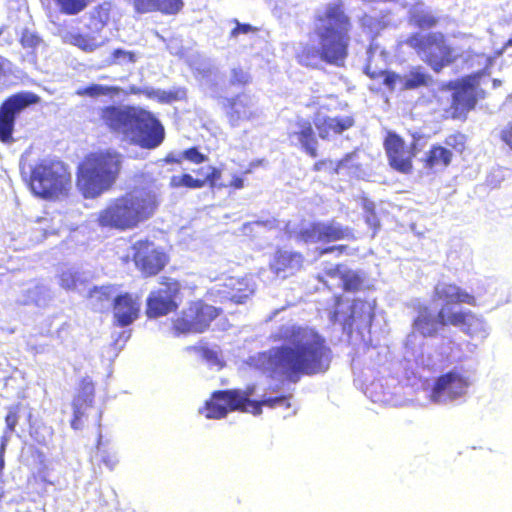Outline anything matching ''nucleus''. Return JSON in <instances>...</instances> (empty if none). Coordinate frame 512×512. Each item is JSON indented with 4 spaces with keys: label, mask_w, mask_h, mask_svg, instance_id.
<instances>
[{
    "label": "nucleus",
    "mask_w": 512,
    "mask_h": 512,
    "mask_svg": "<svg viewBox=\"0 0 512 512\" xmlns=\"http://www.w3.org/2000/svg\"><path fill=\"white\" fill-rule=\"evenodd\" d=\"M283 344L272 349L269 361L274 371L297 382L303 375L325 373L331 364L332 351L325 338L314 329L289 326L275 337Z\"/></svg>",
    "instance_id": "nucleus-1"
},
{
    "label": "nucleus",
    "mask_w": 512,
    "mask_h": 512,
    "mask_svg": "<svg viewBox=\"0 0 512 512\" xmlns=\"http://www.w3.org/2000/svg\"><path fill=\"white\" fill-rule=\"evenodd\" d=\"M314 35L317 47L305 45L296 55L297 61L304 66L312 65L319 58L326 64L342 67L349 56L352 19L346 12L343 2L329 3L321 13L314 17Z\"/></svg>",
    "instance_id": "nucleus-2"
},
{
    "label": "nucleus",
    "mask_w": 512,
    "mask_h": 512,
    "mask_svg": "<svg viewBox=\"0 0 512 512\" xmlns=\"http://www.w3.org/2000/svg\"><path fill=\"white\" fill-rule=\"evenodd\" d=\"M160 205L157 192L148 187H133L112 198L98 212L97 225L107 231L134 230L152 218Z\"/></svg>",
    "instance_id": "nucleus-3"
},
{
    "label": "nucleus",
    "mask_w": 512,
    "mask_h": 512,
    "mask_svg": "<svg viewBox=\"0 0 512 512\" xmlns=\"http://www.w3.org/2000/svg\"><path fill=\"white\" fill-rule=\"evenodd\" d=\"M100 119L112 132L135 134L145 149L158 147L165 137L161 122L151 112L134 106H104L100 109Z\"/></svg>",
    "instance_id": "nucleus-4"
},
{
    "label": "nucleus",
    "mask_w": 512,
    "mask_h": 512,
    "mask_svg": "<svg viewBox=\"0 0 512 512\" xmlns=\"http://www.w3.org/2000/svg\"><path fill=\"white\" fill-rule=\"evenodd\" d=\"M122 155L113 149L85 155L76 171V185L85 198H96L109 190L119 177Z\"/></svg>",
    "instance_id": "nucleus-5"
},
{
    "label": "nucleus",
    "mask_w": 512,
    "mask_h": 512,
    "mask_svg": "<svg viewBox=\"0 0 512 512\" xmlns=\"http://www.w3.org/2000/svg\"><path fill=\"white\" fill-rule=\"evenodd\" d=\"M28 187L34 196L55 201L69 194L72 188L71 172L61 161L40 160L31 168Z\"/></svg>",
    "instance_id": "nucleus-6"
},
{
    "label": "nucleus",
    "mask_w": 512,
    "mask_h": 512,
    "mask_svg": "<svg viewBox=\"0 0 512 512\" xmlns=\"http://www.w3.org/2000/svg\"><path fill=\"white\" fill-rule=\"evenodd\" d=\"M448 325L459 327L469 336L482 330V320L472 311L442 307L435 317L428 306H418L413 328L423 337H434L438 333L439 326Z\"/></svg>",
    "instance_id": "nucleus-7"
},
{
    "label": "nucleus",
    "mask_w": 512,
    "mask_h": 512,
    "mask_svg": "<svg viewBox=\"0 0 512 512\" xmlns=\"http://www.w3.org/2000/svg\"><path fill=\"white\" fill-rule=\"evenodd\" d=\"M440 91H452L450 106L444 109L443 118L466 121L470 111L477 106L478 100L485 97L479 88L477 75H466L439 86Z\"/></svg>",
    "instance_id": "nucleus-8"
},
{
    "label": "nucleus",
    "mask_w": 512,
    "mask_h": 512,
    "mask_svg": "<svg viewBox=\"0 0 512 512\" xmlns=\"http://www.w3.org/2000/svg\"><path fill=\"white\" fill-rule=\"evenodd\" d=\"M405 43L415 50L418 55H423V61L435 73L441 72L458 58L454 49L447 44L445 35L441 32L412 33L407 37Z\"/></svg>",
    "instance_id": "nucleus-9"
},
{
    "label": "nucleus",
    "mask_w": 512,
    "mask_h": 512,
    "mask_svg": "<svg viewBox=\"0 0 512 512\" xmlns=\"http://www.w3.org/2000/svg\"><path fill=\"white\" fill-rule=\"evenodd\" d=\"M424 135L419 132L411 134V142L393 131H388L383 141V147L389 166L402 174H410L414 169V159L422 150L421 141Z\"/></svg>",
    "instance_id": "nucleus-10"
},
{
    "label": "nucleus",
    "mask_w": 512,
    "mask_h": 512,
    "mask_svg": "<svg viewBox=\"0 0 512 512\" xmlns=\"http://www.w3.org/2000/svg\"><path fill=\"white\" fill-rule=\"evenodd\" d=\"M221 309L202 299L188 303L178 317L172 321V331L175 336L201 334L206 332L211 323L219 317Z\"/></svg>",
    "instance_id": "nucleus-11"
},
{
    "label": "nucleus",
    "mask_w": 512,
    "mask_h": 512,
    "mask_svg": "<svg viewBox=\"0 0 512 512\" xmlns=\"http://www.w3.org/2000/svg\"><path fill=\"white\" fill-rule=\"evenodd\" d=\"M467 136L454 131L448 134L443 144L434 143L424 152L420 163L428 173L436 174L444 172L453 162L454 155H462L466 150Z\"/></svg>",
    "instance_id": "nucleus-12"
},
{
    "label": "nucleus",
    "mask_w": 512,
    "mask_h": 512,
    "mask_svg": "<svg viewBox=\"0 0 512 512\" xmlns=\"http://www.w3.org/2000/svg\"><path fill=\"white\" fill-rule=\"evenodd\" d=\"M255 390V385L249 384L244 389L214 391L199 412L207 419H222L231 411L247 412L248 397Z\"/></svg>",
    "instance_id": "nucleus-13"
},
{
    "label": "nucleus",
    "mask_w": 512,
    "mask_h": 512,
    "mask_svg": "<svg viewBox=\"0 0 512 512\" xmlns=\"http://www.w3.org/2000/svg\"><path fill=\"white\" fill-rule=\"evenodd\" d=\"M158 285L146 299L145 312L148 318H159L173 313L181 302L183 285L179 279L164 275L159 278Z\"/></svg>",
    "instance_id": "nucleus-14"
},
{
    "label": "nucleus",
    "mask_w": 512,
    "mask_h": 512,
    "mask_svg": "<svg viewBox=\"0 0 512 512\" xmlns=\"http://www.w3.org/2000/svg\"><path fill=\"white\" fill-rule=\"evenodd\" d=\"M40 97L30 91H20L5 98L0 104V142H15L16 119L27 107L38 104Z\"/></svg>",
    "instance_id": "nucleus-15"
},
{
    "label": "nucleus",
    "mask_w": 512,
    "mask_h": 512,
    "mask_svg": "<svg viewBox=\"0 0 512 512\" xmlns=\"http://www.w3.org/2000/svg\"><path fill=\"white\" fill-rule=\"evenodd\" d=\"M295 239L299 243H330L341 240H356L355 233L352 228L343 226L335 220L328 222L313 221L307 226L301 227L295 233Z\"/></svg>",
    "instance_id": "nucleus-16"
},
{
    "label": "nucleus",
    "mask_w": 512,
    "mask_h": 512,
    "mask_svg": "<svg viewBox=\"0 0 512 512\" xmlns=\"http://www.w3.org/2000/svg\"><path fill=\"white\" fill-rule=\"evenodd\" d=\"M132 261L143 278H152L168 265L169 255L149 239H140L131 246Z\"/></svg>",
    "instance_id": "nucleus-17"
},
{
    "label": "nucleus",
    "mask_w": 512,
    "mask_h": 512,
    "mask_svg": "<svg viewBox=\"0 0 512 512\" xmlns=\"http://www.w3.org/2000/svg\"><path fill=\"white\" fill-rule=\"evenodd\" d=\"M470 385L469 379L463 373L451 370L438 376L430 391V399L440 403L462 397Z\"/></svg>",
    "instance_id": "nucleus-18"
},
{
    "label": "nucleus",
    "mask_w": 512,
    "mask_h": 512,
    "mask_svg": "<svg viewBox=\"0 0 512 512\" xmlns=\"http://www.w3.org/2000/svg\"><path fill=\"white\" fill-rule=\"evenodd\" d=\"M113 318L117 327L131 325L140 315V302L129 292L121 293L113 298Z\"/></svg>",
    "instance_id": "nucleus-19"
},
{
    "label": "nucleus",
    "mask_w": 512,
    "mask_h": 512,
    "mask_svg": "<svg viewBox=\"0 0 512 512\" xmlns=\"http://www.w3.org/2000/svg\"><path fill=\"white\" fill-rule=\"evenodd\" d=\"M94 390V383L88 376L83 377L79 381L77 394L72 401L73 417L70 424L74 430L81 428V420L85 415V411L92 406Z\"/></svg>",
    "instance_id": "nucleus-20"
},
{
    "label": "nucleus",
    "mask_w": 512,
    "mask_h": 512,
    "mask_svg": "<svg viewBox=\"0 0 512 512\" xmlns=\"http://www.w3.org/2000/svg\"><path fill=\"white\" fill-rule=\"evenodd\" d=\"M222 177L221 169L215 166H209V172L204 178H194L189 173H183L181 175H173L170 178L169 185L171 188H187V189H200L205 187L206 185L210 188H224L225 184H218L219 180Z\"/></svg>",
    "instance_id": "nucleus-21"
},
{
    "label": "nucleus",
    "mask_w": 512,
    "mask_h": 512,
    "mask_svg": "<svg viewBox=\"0 0 512 512\" xmlns=\"http://www.w3.org/2000/svg\"><path fill=\"white\" fill-rule=\"evenodd\" d=\"M433 297L437 301H443L447 304H468L475 306L477 304L474 295L463 290L453 283L440 282L435 285Z\"/></svg>",
    "instance_id": "nucleus-22"
},
{
    "label": "nucleus",
    "mask_w": 512,
    "mask_h": 512,
    "mask_svg": "<svg viewBox=\"0 0 512 512\" xmlns=\"http://www.w3.org/2000/svg\"><path fill=\"white\" fill-rule=\"evenodd\" d=\"M355 124L352 116H324L314 121L318 136L322 140H330L336 135H340L347 131Z\"/></svg>",
    "instance_id": "nucleus-23"
},
{
    "label": "nucleus",
    "mask_w": 512,
    "mask_h": 512,
    "mask_svg": "<svg viewBox=\"0 0 512 512\" xmlns=\"http://www.w3.org/2000/svg\"><path fill=\"white\" fill-rule=\"evenodd\" d=\"M304 256L300 252L277 250L270 264L271 270L277 274L293 275L303 268Z\"/></svg>",
    "instance_id": "nucleus-24"
},
{
    "label": "nucleus",
    "mask_w": 512,
    "mask_h": 512,
    "mask_svg": "<svg viewBox=\"0 0 512 512\" xmlns=\"http://www.w3.org/2000/svg\"><path fill=\"white\" fill-rule=\"evenodd\" d=\"M297 130L289 134V138H296L302 150L312 158L318 156V140L313 125L308 119L299 118L296 121Z\"/></svg>",
    "instance_id": "nucleus-25"
},
{
    "label": "nucleus",
    "mask_w": 512,
    "mask_h": 512,
    "mask_svg": "<svg viewBox=\"0 0 512 512\" xmlns=\"http://www.w3.org/2000/svg\"><path fill=\"white\" fill-rule=\"evenodd\" d=\"M224 107L226 116L233 126L238 125L241 121L249 120L254 116L249 98L243 94H237L227 98Z\"/></svg>",
    "instance_id": "nucleus-26"
},
{
    "label": "nucleus",
    "mask_w": 512,
    "mask_h": 512,
    "mask_svg": "<svg viewBox=\"0 0 512 512\" xmlns=\"http://www.w3.org/2000/svg\"><path fill=\"white\" fill-rule=\"evenodd\" d=\"M342 265L337 264L335 267L326 271L329 277L339 276L342 280V289L345 292H358L363 287V277L356 271L348 270L340 274Z\"/></svg>",
    "instance_id": "nucleus-27"
},
{
    "label": "nucleus",
    "mask_w": 512,
    "mask_h": 512,
    "mask_svg": "<svg viewBox=\"0 0 512 512\" xmlns=\"http://www.w3.org/2000/svg\"><path fill=\"white\" fill-rule=\"evenodd\" d=\"M374 319V305L369 301L356 298L352 301L348 321L349 324H352L356 321L365 322L368 325H371Z\"/></svg>",
    "instance_id": "nucleus-28"
},
{
    "label": "nucleus",
    "mask_w": 512,
    "mask_h": 512,
    "mask_svg": "<svg viewBox=\"0 0 512 512\" xmlns=\"http://www.w3.org/2000/svg\"><path fill=\"white\" fill-rule=\"evenodd\" d=\"M114 289L111 285L94 286L87 293V299L91 307L96 311H102L113 301Z\"/></svg>",
    "instance_id": "nucleus-29"
},
{
    "label": "nucleus",
    "mask_w": 512,
    "mask_h": 512,
    "mask_svg": "<svg viewBox=\"0 0 512 512\" xmlns=\"http://www.w3.org/2000/svg\"><path fill=\"white\" fill-rule=\"evenodd\" d=\"M122 93V88L119 86H108L101 84H90L86 87L78 88L75 92L77 96L98 98L101 96H108L110 98L119 96Z\"/></svg>",
    "instance_id": "nucleus-30"
},
{
    "label": "nucleus",
    "mask_w": 512,
    "mask_h": 512,
    "mask_svg": "<svg viewBox=\"0 0 512 512\" xmlns=\"http://www.w3.org/2000/svg\"><path fill=\"white\" fill-rule=\"evenodd\" d=\"M281 405L285 408H290V395H281L277 397H270L262 400H251L248 397L247 402V412L252 413L253 415H260L262 413L263 406L268 408H275L276 406Z\"/></svg>",
    "instance_id": "nucleus-31"
},
{
    "label": "nucleus",
    "mask_w": 512,
    "mask_h": 512,
    "mask_svg": "<svg viewBox=\"0 0 512 512\" xmlns=\"http://www.w3.org/2000/svg\"><path fill=\"white\" fill-rule=\"evenodd\" d=\"M409 24L418 29H432L439 23V18L430 11L415 9L408 18Z\"/></svg>",
    "instance_id": "nucleus-32"
},
{
    "label": "nucleus",
    "mask_w": 512,
    "mask_h": 512,
    "mask_svg": "<svg viewBox=\"0 0 512 512\" xmlns=\"http://www.w3.org/2000/svg\"><path fill=\"white\" fill-rule=\"evenodd\" d=\"M137 61L135 52L124 50L122 48L114 49L111 54L102 61L99 68L112 66H122L125 64H134Z\"/></svg>",
    "instance_id": "nucleus-33"
},
{
    "label": "nucleus",
    "mask_w": 512,
    "mask_h": 512,
    "mask_svg": "<svg viewBox=\"0 0 512 512\" xmlns=\"http://www.w3.org/2000/svg\"><path fill=\"white\" fill-rule=\"evenodd\" d=\"M431 81L429 74L424 72L421 67L411 69L408 75L402 79V90H414L419 87L428 86Z\"/></svg>",
    "instance_id": "nucleus-34"
},
{
    "label": "nucleus",
    "mask_w": 512,
    "mask_h": 512,
    "mask_svg": "<svg viewBox=\"0 0 512 512\" xmlns=\"http://www.w3.org/2000/svg\"><path fill=\"white\" fill-rule=\"evenodd\" d=\"M190 352L198 354L209 365L222 367L223 363L220 358V351L208 346L204 341L188 347Z\"/></svg>",
    "instance_id": "nucleus-35"
},
{
    "label": "nucleus",
    "mask_w": 512,
    "mask_h": 512,
    "mask_svg": "<svg viewBox=\"0 0 512 512\" xmlns=\"http://www.w3.org/2000/svg\"><path fill=\"white\" fill-rule=\"evenodd\" d=\"M59 284L63 289L73 291L77 290L80 286L85 285L86 280L83 279L79 273L68 270L63 271L59 275Z\"/></svg>",
    "instance_id": "nucleus-36"
},
{
    "label": "nucleus",
    "mask_w": 512,
    "mask_h": 512,
    "mask_svg": "<svg viewBox=\"0 0 512 512\" xmlns=\"http://www.w3.org/2000/svg\"><path fill=\"white\" fill-rule=\"evenodd\" d=\"M68 41L73 46H75L85 52H92L98 47V44L96 43L94 37L87 35V34H82V33L69 34Z\"/></svg>",
    "instance_id": "nucleus-37"
},
{
    "label": "nucleus",
    "mask_w": 512,
    "mask_h": 512,
    "mask_svg": "<svg viewBox=\"0 0 512 512\" xmlns=\"http://www.w3.org/2000/svg\"><path fill=\"white\" fill-rule=\"evenodd\" d=\"M352 158V154L348 153L343 158L339 159L336 163H333L331 159H320L316 161L313 166L312 170L314 172H321L325 170L328 167H331V172L333 174H338L340 170L349 162Z\"/></svg>",
    "instance_id": "nucleus-38"
},
{
    "label": "nucleus",
    "mask_w": 512,
    "mask_h": 512,
    "mask_svg": "<svg viewBox=\"0 0 512 512\" xmlns=\"http://www.w3.org/2000/svg\"><path fill=\"white\" fill-rule=\"evenodd\" d=\"M59 11L65 15H76L82 12L90 0H54Z\"/></svg>",
    "instance_id": "nucleus-39"
},
{
    "label": "nucleus",
    "mask_w": 512,
    "mask_h": 512,
    "mask_svg": "<svg viewBox=\"0 0 512 512\" xmlns=\"http://www.w3.org/2000/svg\"><path fill=\"white\" fill-rule=\"evenodd\" d=\"M184 7L183 0H157L156 12L163 15H176L182 11Z\"/></svg>",
    "instance_id": "nucleus-40"
},
{
    "label": "nucleus",
    "mask_w": 512,
    "mask_h": 512,
    "mask_svg": "<svg viewBox=\"0 0 512 512\" xmlns=\"http://www.w3.org/2000/svg\"><path fill=\"white\" fill-rule=\"evenodd\" d=\"M251 82V76L242 67L232 68L230 71L229 84L233 87H244Z\"/></svg>",
    "instance_id": "nucleus-41"
},
{
    "label": "nucleus",
    "mask_w": 512,
    "mask_h": 512,
    "mask_svg": "<svg viewBox=\"0 0 512 512\" xmlns=\"http://www.w3.org/2000/svg\"><path fill=\"white\" fill-rule=\"evenodd\" d=\"M21 405L16 404L12 407L8 408V412L5 416V431L8 433H12L15 431V428L19 421V413H20Z\"/></svg>",
    "instance_id": "nucleus-42"
},
{
    "label": "nucleus",
    "mask_w": 512,
    "mask_h": 512,
    "mask_svg": "<svg viewBox=\"0 0 512 512\" xmlns=\"http://www.w3.org/2000/svg\"><path fill=\"white\" fill-rule=\"evenodd\" d=\"M183 159L187 160L192 164H201L208 160L206 154L202 153L198 147L193 146L182 151Z\"/></svg>",
    "instance_id": "nucleus-43"
},
{
    "label": "nucleus",
    "mask_w": 512,
    "mask_h": 512,
    "mask_svg": "<svg viewBox=\"0 0 512 512\" xmlns=\"http://www.w3.org/2000/svg\"><path fill=\"white\" fill-rule=\"evenodd\" d=\"M157 0H131L134 11L137 14H147L156 12Z\"/></svg>",
    "instance_id": "nucleus-44"
},
{
    "label": "nucleus",
    "mask_w": 512,
    "mask_h": 512,
    "mask_svg": "<svg viewBox=\"0 0 512 512\" xmlns=\"http://www.w3.org/2000/svg\"><path fill=\"white\" fill-rule=\"evenodd\" d=\"M19 41L24 48H36L41 43V38L37 33L24 29Z\"/></svg>",
    "instance_id": "nucleus-45"
},
{
    "label": "nucleus",
    "mask_w": 512,
    "mask_h": 512,
    "mask_svg": "<svg viewBox=\"0 0 512 512\" xmlns=\"http://www.w3.org/2000/svg\"><path fill=\"white\" fill-rule=\"evenodd\" d=\"M398 82L402 83V77L398 73H396L394 71L387 70L385 75H384V77H383L382 84L389 91H394L395 87H396V84Z\"/></svg>",
    "instance_id": "nucleus-46"
},
{
    "label": "nucleus",
    "mask_w": 512,
    "mask_h": 512,
    "mask_svg": "<svg viewBox=\"0 0 512 512\" xmlns=\"http://www.w3.org/2000/svg\"><path fill=\"white\" fill-rule=\"evenodd\" d=\"M183 96L184 91L181 90L163 91L159 95L158 99L160 102L171 103L180 100Z\"/></svg>",
    "instance_id": "nucleus-47"
},
{
    "label": "nucleus",
    "mask_w": 512,
    "mask_h": 512,
    "mask_svg": "<svg viewBox=\"0 0 512 512\" xmlns=\"http://www.w3.org/2000/svg\"><path fill=\"white\" fill-rule=\"evenodd\" d=\"M499 139L512 151V121L500 130Z\"/></svg>",
    "instance_id": "nucleus-48"
},
{
    "label": "nucleus",
    "mask_w": 512,
    "mask_h": 512,
    "mask_svg": "<svg viewBox=\"0 0 512 512\" xmlns=\"http://www.w3.org/2000/svg\"><path fill=\"white\" fill-rule=\"evenodd\" d=\"M234 22L236 26L231 30L230 37H237L239 34H248L256 31V28L248 23H240L237 20H234Z\"/></svg>",
    "instance_id": "nucleus-49"
},
{
    "label": "nucleus",
    "mask_w": 512,
    "mask_h": 512,
    "mask_svg": "<svg viewBox=\"0 0 512 512\" xmlns=\"http://www.w3.org/2000/svg\"><path fill=\"white\" fill-rule=\"evenodd\" d=\"M245 185L244 178L241 175L234 174L230 180V182L225 186L229 187L232 190L242 189Z\"/></svg>",
    "instance_id": "nucleus-50"
},
{
    "label": "nucleus",
    "mask_w": 512,
    "mask_h": 512,
    "mask_svg": "<svg viewBox=\"0 0 512 512\" xmlns=\"http://www.w3.org/2000/svg\"><path fill=\"white\" fill-rule=\"evenodd\" d=\"M7 442V437L3 436L0 442V477L2 476L5 468V451L7 447Z\"/></svg>",
    "instance_id": "nucleus-51"
},
{
    "label": "nucleus",
    "mask_w": 512,
    "mask_h": 512,
    "mask_svg": "<svg viewBox=\"0 0 512 512\" xmlns=\"http://www.w3.org/2000/svg\"><path fill=\"white\" fill-rule=\"evenodd\" d=\"M387 70H372L369 66L366 67L365 73L366 75L374 81H383V77Z\"/></svg>",
    "instance_id": "nucleus-52"
},
{
    "label": "nucleus",
    "mask_w": 512,
    "mask_h": 512,
    "mask_svg": "<svg viewBox=\"0 0 512 512\" xmlns=\"http://www.w3.org/2000/svg\"><path fill=\"white\" fill-rule=\"evenodd\" d=\"M183 160L182 153L180 155L168 154L165 157V162L170 164H181Z\"/></svg>",
    "instance_id": "nucleus-53"
},
{
    "label": "nucleus",
    "mask_w": 512,
    "mask_h": 512,
    "mask_svg": "<svg viewBox=\"0 0 512 512\" xmlns=\"http://www.w3.org/2000/svg\"><path fill=\"white\" fill-rule=\"evenodd\" d=\"M101 461L109 468L113 469L117 463L116 458L113 455L103 456Z\"/></svg>",
    "instance_id": "nucleus-54"
},
{
    "label": "nucleus",
    "mask_w": 512,
    "mask_h": 512,
    "mask_svg": "<svg viewBox=\"0 0 512 512\" xmlns=\"http://www.w3.org/2000/svg\"><path fill=\"white\" fill-rule=\"evenodd\" d=\"M348 250V246L347 245H334V253H337V255H342L344 253H346Z\"/></svg>",
    "instance_id": "nucleus-55"
},
{
    "label": "nucleus",
    "mask_w": 512,
    "mask_h": 512,
    "mask_svg": "<svg viewBox=\"0 0 512 512\" xmlns=\"http://www.w3.org/2000/svg\"><path fill=\"white\" fill-rule=\"evenodd\" d=\"M330 253H334V245L323 247V248L319 249V251H318V254L320 256L330 254Z\"/></svg>",
    "instance_id": "nucleus-56"
},
{
    "label": "nucleus",
    "mask_w": 512,
    "mask_h": 512,
    "mask_svg": "<svg viewBox=\"0 0 512 512\" xmlns=\"http://www.w3.org/2000/svg\"><path fill=\"white\" fill-rule=\"evenodd\" d=\"M36 454H37V456L39 458L40 464L45 466V455H44V453L37 450Z\"/></svg>",
    "instance_id": "nucleus-57"
},
{
    "label": "nucleus",
    "mask_w": 512,
    "mask_h": 512,
    "mask_svg": "<svg viewBox=\"0 0 512 512\" xmlns=\"http://www.w3.org/2000/svg\"><path fill=\"white\" fill-rule=\"evenodd\" d=\"M435 97H436V99H437V102H438V103H441V100H440L437 96H435Z\"/></svg>",
    "instance_id": "nucleus-58"
}]
</instances>
